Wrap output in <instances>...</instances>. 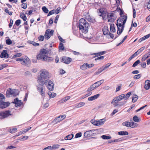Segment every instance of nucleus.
I'll use <instances>...</instances> for the list:
<instances>
[{"instance_id": "nucleus-1", "label": "nucleus", "mask_w": 150, "mask_h": 150, "mask_svg": "<svg viewBox=\"0 0 150 150\" xmlns=\"http://www.w3.org/2000/svg\"><path fill=\"white\" fill-rule=\"evenodd\" d=\"M127 17L125 16H121L117 20L116 25L117 27V33L120 34L122 32L124 28L126 22Z\"/></svg>"}, {"instance_id": "nucleus-2", "label": "nucleus", "mask_w": 150, "mask_h": 150, "mask_svg": "<svg viewBox=\"0 0 150 150\" xmlns=\"http://www.w3.org/2000/svg\"><path fill=\"white\" fill-rule=\"evenodd\" d=\"M48 51L46 49H42L40 50V53L37 55V58L38 59L42 60L45 61H51L53 59L47 56Z\"/></svg>"}, {"instance_id": "nucleus-3", "label": "nucleus", "mask_w": 150, "mask_h": 150, "mask_svg": "<svg viewBox=\"0 0 150 150\" xmlns=\"http://www.w3.org/2000/svg\"><path fill=\"white\" fill-rule=\"evenodd\" d=\"M50 77V74L48 71L45 69H43L41 70V73L38 78L37 81L39 83H45V81L48 80L46 79L49 78Z\"/></svg>"}, {"instance_id": "nucleus-4", "label": "nucleus", "mask_w": 150, "mask_h": 150, "mask_svg": "<svg viewBox=\"0 0 150 150\" xmlns=\"http://www.w3.org/2000/svg\"><path fill=\"white\" fill-rule=\"evenodd\" d=\"M79 28L84 33H86L88 32V23L83 18H81L79 21Z\"/></svg>"}, {"instance_id": "nucleus-5", "label": "nucleus", "mask_w": 150, "mask_h": 150, "mask_svg": "<svg viewBox=\"0 0 150 150\" xmlns=\"http://www.w3.org/2000/svg\"><path fill=\"white\" fill-rule=\"evenodd\" d=\"M103 81V80H101L95 83L88 88L87 91H90L94 90L102 84Z\"/></svg>"}, {"instance_id": "nucleus-6", "label": "nucleus", "mask_w": 150, "mask_h": 150, "mask_svg": "<svg viewBox=\"0 0 150 150\" xmlns=\"http://www.w3.org/2000/svg\"><path fill=\"white\" fill-rule=\"evenodd\" d=\"M45 83H42V85L45 84L48 89L50 91L53 90L54 88V85L53 82L50 80H46V81H45Z\"/></svg>"}, {"instance_id": "nucleus-7", "label": "nucleus", "mask_w": 150, "mask_h": 150, "mask_svg": "<svg viewBox=\"0 0 150 150\" xmlns=\"http://www.w3.org/2000/svg\"><path fill=\"white\" fill-rule=\"evenodd\" d=\"M98 130V129H92L86 131L84 134V137H90L92 136L97 132Z\"/></svg>"}, {"instance_id": "nucleus-8", "label": "nucleus", "mask_w": 150, "mask_h": 150, "mask_svg": "<svg viewBox=\"0 0 150 150\" xmlns=\"http://www.w3.org/2000/svg\"><path fill=\"white\" fill-rule=\"evenodd\" d=\"M54 30H51L50 31V29H47L45 32V38L47 40L50 38V37L53 34Z\"/></svg>"}, {"instance_id": "nucleus-9", "label": "nucleus", "mask_w": 150, "mask_h": 150, "mask_svg": "<svg viewBox=\"0 0 150 150\" xmlns=\"http://www.w3.org/2000/svg\"><path fill=\"white\" fill-rule=\"evenodd\" d=\"M94 66L93 64H88L87 63H84L83 65L80 67V69L83 70H86L87 68H90Z\"/></svg>"}, {"instance_id": "nucleus-10", "label": "nucleus", "mask_w": 150, "mask_h": 150, "mask_svg": "<svg viewBox=\"0 0 150 150\" xmlns=\"http://www.w3.org/2000/svg\"><path fill=\"white\" fill-rule=\"evenodd\" d=\"M9 115V110L0 112V118L3 119Z\"/></svg>"}, {"instance_id": "nucleus-11", "label": "nucleus", "mask_w": 150, "mask_h": 150, "mask_svg": "<svg viewBox=\"0 0 150 150\" xmlns=\"http://www.w3.org/2000/svg\"><path fill=\"white\" fill-rule=\"evenodd\" d=\"M107 18L108 22H113L115 19V18L114 16L112 13H108L107 14Z\"/></svg>"}, {"instance_id": "nucleus-12", "label": "nucleus", "mask_w": 150, "mask_h": 150, "mask_svg": "<svg viewBox=\"0 0 150 150\" xmlns=\"http://www.w3.org/2000/svg\"><path fill=\"white\" fill-rule=\"evenodd\" d=\"M37 89L42 96H44L45 95V90L43 88L42 85H38L37 86Z\"/></svg>"}, {"instance_id": "nucleus-13", "label": "nucleus", "mask_w": 150, "mask_h": 150, "mask_svg": "<svg viewBox=\"0 0 150 150\" xmlns=\"http://www.w3.org/2000/svg\"><path fill=\"white\" fill-rule=\"evenodd\" d=\"M19 91L17 89H11L10 88V95L14 97L17 96L18 95Z\"/></svg>"}, {"instance_id": "nucleus-14", "label": "nucleus", "mask_w": 150, "mask_h": 150, "mask_svg": "<svg viewBox=\"0 0 150 150\" xmlns=\"http://www.w3.org/2000/svg\"><path fill=\"white\" fill-rule=\"evenodd\" d=\"M4 100L0 102V108L1 109L5 108L9 105V103L4 102Z\"/></svg>"}, {"instance_id": "nucleus-15", "label": "nucleus", "mask_w": 150, "mask_h": 150, "mask_svg": "<svg viewBox=\"0 0 150 150\" xmlns=\"http://www.w3.org/2000/svg\"><path fill=\"white\" fill-rule=\"evenodd\" d=\"M124 140L123 138H120L117 139H112L108 140V142L109 143H117L122 142Z\"/></svg>"}, {"instance_id": "nucleus-16", "label": "nucleus", "mask_w": 150, "mask_h": 150, "mask_svg": "<svg viewBox=\"0 0 150 150\" xmlns=\"http://www.w3.org/2000/svg\"><path fill=\"white\" fill-rule=\"evenodd\" d=\"M144 88L146 90L150 88V80H147L145 81Z\"/></svg>"}, {"instance_id": "nucleus-17", "label": "nucleus", "mask_w": 150, "mask_h": 150, "mask_svg": "<svg viewBox=\"0 0 150 150\" xmlns=\"http://www.w3.org/2000/svg\"><path fill=\"white\" fill-rule=\"evenodd\" d=\"M62 60L64 63L68 64L71 61V59L69 57H63Z\"/></svg>"}, {"instance_id": "nucleus-18", "label": "nucleus", "mask_w": 150, "mask_h": 150, "mask_svg": "<svg viewBox=\"0 0 150 150\" xmlns=\"http://www.w3.org/2000/svg\"><path fill=\"white\" fill-rule=\"evenodd\" d=\"M8 54L7 53V51L4 50L3 51L0 55V57L1 58L8 57Z\"/></svg>"}, {"instance_id": "nucleus-19", "label": "nucleus", "mask_w": 150, "mask_h": 150, "mask_svg": "<svg viewBox=\"0 0 150 150\" xmlns=\"http://www.w3.org/2000/svg\"><path fill=\"white\" fill-rule=\"evenodd\" d=\"M13 103L15 104V105L16 107L20 106L22 104L21 100H18L17 98H16L14 99Z\"/></svg>"}, {"instance_id": "nucleus-20", "label": "nucleus", "mask_w": 150, "mask_h": 150, "mask_svg": "<svg viewBox=\"0 0 150 150\" xmlns=\"http://www.w3.org/2000/svg\"><path fill=\"white\" fill-rule=\"evenodd\" d=\"M100 96L99 94H97L95 95L89 97L88 100V101H91L97 99Z\"/></svg>"}, {"instance_id": "nucleus-21", "label": "nucleus", "mask_w": 150, "mask_h": 150, "mask_svg": "<svg viewBox=\"0 0 150 150\" xmlns=\"http://www.w3.org/2000/svg\"><path fill=\"white\" fill-rule=\"evenodd\" d=\"M29 61V58L27 57H23V60L21 64L23 65H25L27 64Z\"/></svg>"}, {"instance_id": "nucleus-22", "label": "nucleus", "mask_w": 150, "mask_h": 150, "mask_svg": "<svg viewBox=\"0 0 150 150\" xmlns=\"http://www.w3.org/2000/svg\"><path fill=\"white\" fill-rule=\"evenodd\" d=\"M65 115H61L60 116H59L57 118H56L55 119V121L56 122H58L60 121L63 120L65 118Z\"/></svg>"}, {"instance_id": "nucleus-23", "label": "nucleus", "mask_w": 150, "mask_h": 150, "mask_svg": "<svg viewBox=\"0 0 150 150\" xmlns=\"http://www.w3.org/2000/svg\"><path fill=\"white\" fill-rule=\"evenodd\" d=\"M119 102L118 101L117 99L115 97L112 100L111 102V103L115 106L116 107L118 105V103Z\"/></svg>"}, {"instance_id": "nucleus-24", "label": "nucleus", "mask_w": 150, "mask_h": 150, "mask_svg": "<svg viewBox=\"0 0 150 150\" xmlns=\"http://www.w3.org/2000/svg\"><path fill=\"white\" fill-rule=\"evenodd\" d=\"M86 18L88 21L93 23H94L96 22L95 19L91 18L89 15H88V16L85 17Z\"/></svg>"}, {"instance_id": "nucleus-25", "label": "nucleus", "mask_w": 150, "mask_h": 150, "mask_svg": "<svg viewBox=\"0 0 150 150\" xmlns=\"http://www.w3.org/2000/svg\"><path fill=\"white\" fill-rule=\"evenodd\" d=\"M71 97L70 96H67L66 97L63 98L60 100H59L58 102L59 103H61L64 102L66 101H67Z\"/></svg>"}, {"instance_id": "nucleus-26", "label": "nucleus", "mask_w": 150, "mask_h": 150, "mask_svg": "<svg viewBox=\"0 0 150 150\" xmlns=\"http://www.w3.org/2000/svg\"><path fill=\"white\" fill-rule=\"evenodd\" d=\"M105 120H106L104 118L100 120H97V126H100L103 125Z\"/></svg>"}, {"instance_id": "nucleus-27", "label": "nucleus", "mask_w": 150, "mask_h": 150, "mask_svg": "<svg viewBox=\"0 0 150 150\" xmlns=\"http://www.w3.org/2000/svg\"><path fill=\"white\" fill-rule=\"evenodd\" d=\"M99 11L101 13V14L100 15V16H102L103 18L104 16H105L106 15L107 12L103 9H100Z\"/></svg>"}, {"instance_id": "nucleus-28", "label": "nucleus", "mask_w": 150, "mask_h": 150, "mask_svg": "<svg viewBox=\"0 0 150 150\" xmlns=\"http://www.w3.org/2000/svg\"><path fill=\"white\" fill-rule=\"evenodd\" d=\"M110 30L111 32L113 33L115 32L116 30L114 27V24L113 23L110 24Z\"/></svg>"}, {"instance_id": "nucleus-29", "label": "nucleus", "mask_w": 150, "mask_h": 150, "mask_svg": "<svg viewBox=\"0 0 150 150\" xmlns=\"http://www.w3.org/2000/svg\"><path fill=\"white\" fill-rule=\"evenodd\" d=\"M85 105V103L84 102H80L76 104L75 105V107L76 108H79L84 106Z\"/></svg>"}, {"instance_id": "nucleus-30", "label": "nucleus", "mask_w": 150, "mask_h": 150, "mask_svg": "<svg viewBox=\"0 0 150 150\" xmlns=\"http://www.w3.org/2000/svg\"><path fill=\"white\" fill-rule=\"evenodd\" d=\"M128 132L126 131H121L118 132V134L119 135H126L128 134Z\"/></svg>"}, {"instance_id": "nucleus-31", "label": "nucleus", "mask_w": 150, "mask_h": 150, "mask_svg": "<svg viewBox=\"0 0 150 150\" xmlns=\"http://www.w3.org/2000/svg\"><path fill=\"white\" fill-rule=\"evenodd\" d=\"M124 94H122L116 97V98L119 101L123 99H124Z\"/></svg>"}, {"instance_id": "nucleus-32", "label": "nucleus", "mask_w": 150, "mask_h": 150, "mask_svg": "<svg viewBox=\"0 0 150 150\" xmlns=\"http://www.w3.org/2000/svg\"><path fill=\"white\" fill-rule=\"evenodd\" d=\"M103 33L104 35H106L109 33L108 28V27L107 26H105L104 27L103 29Z\"/></svg>"}, {"instance_id": "nucleus-33", "label": "nucleus", "mask_w": 150, "mask_h": 150, "mask_svg": "<svg viewBox=\"0 0 150 150\" xmlns=\"http://www.w3.org/2000/svg\"><path fill=\"white\" fill-rule=\"evenodd\" d=\"M138 99V96L136 95H134L132 96V100L133 103H135Z\"/></svg>"}, {"instance_id": "nucleus-34", "label": "nucleus", "mask_w": 150, "mask_h": 150, "mask_svg": "<svg viewBox=\"0 0 150 150\" xmlns=\"http://www.w3.org/2000/svg\"><path fill=\"white\" fill-rule=\"evenodd\" d=\"M130 127L132 128H135L138 126L137 124L133 122H130Z\"/></svg>"}, {"instance_id": "nucleus-35", "label": "nucleus", "mask_w": 150, "mask_h": 150, "mask_svg": "<svg viewBox=\"0 0 150 150\" xmlns=\"http://www.w3.org/2000/svg\"><path fill=\"white\" fill-rule=\"evenodd\" d=\"M48 94L51 98H53L56 96V93L53 92L52 93L50 91L48 92Z\"/></svg>"}, {"instance_id": "nucleus-36", "label": "nucleus", "mask_w": 150, "mask_h": 150, "mask_svg": "<svg viewBox=\"0 0 150 150\" xmlns=\"http://www.w3.org/2000/svg\"><path fill=\"white\" fill-rule=\"evenodd\" d=\"M106 52L105 51L101 52H99L95 53L93 54V55H96V56H98L100 55H101L103 54H104Z\"/></svg>"}, {"instance_id": "nucleus-37", "label": "nucleus", "mask_w": 150, "mask_h": 150, "mask_svg": "<svg viewBox=\"0 0 150 150\" xmlns=\"http://www.w3.org/2000/svg\"><path fill=\"white\" fill-rule=\"evenodd\" d=\"M130 122L125 121L122 123V125L123 126H125L127 127H130Z\"/></svg>"}, {"instance_id": "nucleus-38", "label": "nucleus", "mask_w": 150, "mask_h": 150, "mask_svg": "<svg viewBox=\"0 0 150 150\" xmlns=\"http://www.w3.org/2000/svg\"><path fill=\"white\" fill-rule=\"evenodd\" d=\"M20 17L24 21H25L27 20L25 14L23 13H21L20 14Z\"/></svg>"}, {"instance_id": "nucleus-39", "label": "nucleus", "mask_w": 150, "mask_h": 150, "mask_svg": "<svg viewBox=\"0 0 150 150\" xmlns=\"http://www.w3.org/2000/svg\"><path fill=\"white\" fill-rule=\"evenodd\" d=\"M59 145L57 144H56L53 145L52 146V150H55L59 148Z\"/></svg>"}, {"instance_id": "nucleus-40", "label": "nucleus", "mask_w": 150, "mask_h": 150, "mask_svg": "<svg viewBox=\"0 0 150 150\" xmlns=\"http://www.w3.org/2000/svg\"><path fill=\"white\" fill-rule=\"evenodd\" d=\"M138 54H137V52H136L132 54L128 59V61H130L133 58L135 57H136Z\"/></svg>"}, {"instance_id": "nucleus-41", "label": "nucleus", "mask_w": 150, "mask_h": 150, "mask_svg": "<svg viewBox=\"0 0 150 150\" xmlns=\"http://www.w3.org/2000/svg\"><path fill=\"white\" fill-rule=\"evenodd\" d=\"M133 121L135 122H138L140 121L138 117L136 115H135L133 117Z\"/></svg>"}, {"instance_id": "nucleus-42", "label": "nucleus", "mask_w": 150, "mask_h": 150, "mask_svg": "<svg viewBox=\"0 0 150 150\" xmlns=\"http://www.w3.org/2000/svg\"><path fill=\"white\" fill-rule=\"evenodd\" d=\"M101 138L103 139H109L111 138L110 136H108L105 135H103L101 137Z\"/></svg>"}, {"instance_id": "nucleus-43", "label": "nucleus", "mask_w": 150, "mask_h": 150, "mask_svg": "<svg viewBox=\"0 0 150 150\" xmlns=\"http://www.w3.org/2000/svg\"><path fill=\"white\" fill-rule=\"evenodd\" d=\"M91 122L93 125L95 126H97V120H95L94 119H92L90 121Z\"/></svg>"}, {"instance_id": "nucleus-44", "label": "nucleus", "mask_w": 150, "mask_h": 150, "mask_svg": "<svg viewBox=\"0 0 150 150\" xmlns=\"http://www.w3.org/2000/svg\"><path fill=\"white\" fill-rule=\"evenodd\" d=\"M64 45L62 43H60L59 44V51H61L64 50Z\"/></svg>"}, {"instance_id": "nucleus-45", "label": "nucleus", "mask_w": 150, "mask_h": 150, "mask_svg": "<svg viewBox=\"0 0 150 150\" xmlns=\"http://www.w3.org/2000/svg\"><path fill=\"white\" fill-rule=\"evenodd\" d=\"M149 57V56H148V55L147 54H145L143 56V57L142 59V61H144L146 60L147 58H148Z\"/></svg>"}, {"instance_id": "nucleus-46", "label": "nucleus", "mask_w": 150, "mask_h": 150, "mask_svg": "<svg viewBox=\"0 0 150 150\" xmlns=\"http://www.w3.org/2000/svg\"><path fill=\"white\" fill-rule=\"evenodd\" d=\"M131 92H129L127 93L126 95H125L124 96V99H125V100H127V99L130 96L131 94Z\"/></svg>"}, {"instance_id": "nucleus-47", "label": "nucleus", "mask_w": 150, "mask_h": 150, "mask_svg": "<svg viewBox=\"0 0 150 150\" xmlns=\"http://www.w3.org/2000/svg\"><path fill=\"white\" fill-rule=\"evenodd\" d=\"M72 138L71 137V136L69 134L67 136L64 138V139L65 140H71L72 139Z\"/></svg>"}, {"instance_id": "nucleus-48", "label": "nucleus", "mask_w": 150, "mask_h": 150, "mask_svg": "<svg viewBox=\"0 0 150 150\" xmlns=\"http://www.w3.org/2000/svg\"><path fill=\"white\" fill-rule=\"evenodd\" d=\"M42 10L45 13H47L48 12V10L45 6H43L42 7Z\"/></svg>"}, {"instance_id": "nucleus-49", "label": "nucleus", "mask_w": 150, "mask_h": 150, "mask_svg": "<svg viewBox=\"0 0 150 150\" xmlns=\"http://www.w3.org/2000/svg\"><path fill=\"white\" fill-rule=\"evenodd\" d=\"M140 63V61L139 60H137L133 64L132 67H134L137 66Z\"/></svg>"}, {"instance_id": "nucleus-50", "label": "nucleus", "mask_w": 150, "mask_h": 150, "mask_svg": "<svg viewBox=\"0 0 150 150\" xmlns=\"http://www.w3.org/2000/svg\"><path fill=\"white\" fill-rule=\"evenodd\" d=\"M145 48V47H143L138 50L136 52L138 54H139Z\"/></svg>"}, {"instance_id": "nucleus-51", "label": "nucleus", "mask_w": 150, "mask_h": 150, "mask_svg": "<svg viewBox=\"0 0 150 150\" xmlns=\"http://www.w3.org/2000/svg\"><path fill=\"white\" fill-rule=\"evenodd\" d=\"M28 42L29 43L33 44L34 46H38L39 45V44L38 43L35 42L33 41H29Z\"/></svg>"}, {"instance_id": "nucleus-52", "label": "nucleus", "mask_w": 150, "mask_h": 150, "mask_svg": "<svg viewBox=\"0 0 150 150\" xmlns=\"http://www.w3.org/2000/svg\"><path fill=\"white\" fill-rule=\"evenodd\" d=\"M61 8L58 7L56 10H54V13H55L56 14H58L61 11Z\"/></svg>"}, {"instance_id": "nucleus-53", "label": "nucleus", "mask_w": 150, "mask_h": 150, "mask_svg": "<svg viewBox=\"0 0 150 150\" xmlns=\"http://www.w3.org/2000/svg\"><path fill=\"white\" fill-rule=\"evenodd\" d=\"M82 136V133L81 132H79L77 133L75 135V138H77L81 137Z\"/></svg>"}, {"instance_id": "nucleus-54", "label": "nucleus", "mask_w": 150, "mask_h": 150, "mask_svg": "<svg viewBox=\"0 0 150 150\" xmlns=\"http://www.w3.org/2000/svg\"><path fill=\"white\" fill-rule=\"evenodd\" d=\"M5 99V97L3 95L0 93V102L4 100Z\"/></svg>"}, {"instance_id": "nucleus-55", "label": "nucleus", "mask_w": 150, "mask_h": 150, "mask_svg": "<svg viewBox=\"0 0 150 150\" xmlns=\"http://www.w3.org/2000/svg\"><path fill=\"white\" fill-rule=\"evenodd\" d=\"M31 128L32 127H30L28 128L27 129H25L22 130V132L23 133V134H25V133L27 132L30 129H31Z\"/></svg>"}, {"instance_id": "nucleus-56", "label": "nucleus", "mask_w": 150, "mask_h": 150, "mask_svg": "<svg viewBox=\"0 0 150 150\" xmlns=\"http://www.w3.org/2000/svg\"><path fill=\"white\" fill-rule=\"evenodd\" d=\"M7 65L6 64H4L0 65V70L3 69L4 68L6 67Z\"/></svg>"}, {"instance_id": "nucleus-57", "label": "nucleus", "mask_w": 150, "mask_h": 150, "mask_svg": "<svg viewBox=\"0 0 150 150\" xmlns=\"http://www.w3.org/2000/svg\"><path fill=\"white\" fill-rule=\"evenodd\" d=\"M22 55V54L21 53H18L16 54L15 55H14L13 57V58L16 57H19Z\"/></svg>"}, {"instance_id": "nucleus-58", "label": "nucleus", "mask_w": 150, "mask_h": 150, "mask_svg": "<svg viewBox=\"0 0 150 150\" xmlns=\"http://www.w3.org/2000/svg\"><path fill=\"white\" fill-rule=\"evenodd\" d=\"M43 150H52V146H50L44 148Z\"/></svg>"}, {"instance_id": "nucleus-59", "label": "nucleus", "mask_w": 150, "mask_h": 150, "mask_svg": "<svg viewBox=\"0 0 150 150\" xmlns=\"http://www.w3.org/2000/svg\"><path fill=\"white\" fill-rule=\"evenodd\" d=\"M141 75L140 74H137V75H135L134 77V78L135 79H138L140 78Z\"/></svg>"}, {"instance_id": "nucleus-60", "label": "nucleus", "mask_w": 150, "mask_h": 150, "mask_svg": "<svg viewBox=\"0 0 150 150\" xmlns=\"http://www.w3.org/2000/svg\"><path fill=\"white\" fill-rule=\"evenodd\" d=\"M121 86L122 85L121 84H119V86H117L116 88L115 91L117 92L119 91L120 90Z\"/></svg>"}, {"instance_id": "nucleus-61", "label": "nucleus", "mask_w": 150, "mask_h": 150, "mask_svg": "<svg viewBox=\"0 0 150 150\" xmlns=\"http://www.w3.org/2000/svg\"><path fill=\"white\" fill-rule=\"evenodd\" d=\"M44 38V36L43 35H40L38 38L39 40L40 41L43 40Z\"/></svg>"}, {"instance_id": "nucleus-62", "label": "nucleus", "mask_w": 150, "mask_h": 150, "mask_svg": "<svg viewBox=\"0 0 150 150\" xmlns=\"http://www.w3.org/2000/svg\"><path fill=\"white\" fill-rule=\"evenodd\" d=\"M17 128H15L12 129H10V133H14L16 132Z\"/></svg>"}, {"instance_id": "nucleus-63", "label": "nucleus", "mask_w": 150, "mask_h": 150, "mask_svg": "<svg viewBox=\"0 0 150 150\" xmlns=\"http://www.w3.org/2000/svg\"><path fill=\"white\" fill-rule=\"evenodd\" d=\"M110 65H111V64L110 63H108L107 64H106L104 67H103V70H105L106 69L108 68L109 67V66Z\"/></svg>"}, {"instance_id": "nucleus-64", "label": "nucleus", "mask_w": 150, "mask_h": 150, "mask_svg": "<svg viewBox=\"0 0 150 150\" xmlns=\"http://www.w3.org/2000/svg\"><path fill=\"white\" fill-rule=\"evenodd\" d=\"M21 6L22 8L25 9L27 8V4L25 3H23L21 4Z\"/></svg>"}]
</instances>
